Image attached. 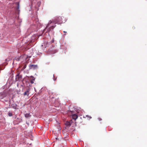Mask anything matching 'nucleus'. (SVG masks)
<instances>
[{
	"instance_id": "f257e3e1",
	"label": "nucleus",
	"mask_w": 147,
	"mask_h": 147,
	"mask_svg": "<svg viewBox=\"0 0 147 147\" xmlns=\"http://www.w3.org/2000/svg\"><path fill=\"white\" fill-rule=\"evenodd\" d=\"M61 22H62L61 21H59L57 20L55 21L54 19H52L49 21L44 30H47V32H49L55 28L56 26L55 24H57V23Z\"/></svg>"
},
{
	"instance_id": "f03ea898",
	"label": "nucleus",
	"mask_w": 147,
	"mask_h": 147,
	"mask_svg": "<svg viewBox=\"0 0 147 147\" xmlns=\"http://www.w3.org/2000/svg\"><path fill=\"white\" fill-rule=\"evenodd\" d=\"M30 1L32 6L38 9V7L41 4L40 2L39 1H37V0H30Z\"/></svg>"
},
{
	"instance_id": "7ed1b4c3",
	"label": "nucleus",
	"mask_w": 147,
	"mask_h": 147,
	"mask_svg": "<svg viewBox=\"0 0 147 147\" xmlns=\"http://www.w3.org/2000/svg\"><path fill=\"white\" fill-rule=\"evenodd\" d=\"M7 93L5 91L0 93V99H3L7 95Z\"/></svg>"
},
{
	"instance_id": "20e7f679",
	"label": "nucleus",
	"mask_w": 147,
	"mask_h": 147,
	"mask_svg": "<svg viewBox=\"0 0 147 147\" xmlns=\"http://www.w3.org/2000/svg\"><path fill=\"white\" fill-rule=\"evenodd\" d=\"M72 117V119L75 120H76L77 119L78 116L77 115L74 113L73 111H70Z\"/></svg>"
},
{
	"instance_id": "39448f33",
	"label": "nucleus",
	"mask_w": 147,
	"mask_h": 147,
	"mask_svg": "<svg viewBox=\"0 0 147 147\" xmlns=\"http://www.w3.org/2000/svg\"><path fill=\"white\" fill-rule=\"evenodd\" d=\"M55 20V21H56L57 20L59 21H61L62 22L60 23H57V24H60L61 23H62L63 22H64L65 21L64 20V22L62 20L63 19L61 17H57V18L55 19H54Z\"/></svg>"
},
{
	"instance_id": "423d86ee",
	"label": "nucleus",
	"mask_w": 147,
	"mask_h": 147,
	"mask_svg": "<svg viewBox=\"0 0 147 147\" xmlns=\"http://www.w3.org/2000/svg\"><path fill=\"white\" fill-rule=\"evenodd\" d=\"M29 89H27L24 92L23 94L24 96H28L29 94Z\"/></svg>"
},
{
	"instance_id": "0eeeda50",
	"label": "nucleus",
	"mask_w": 147,
	"mask_h": 147,
	"mask_svg": "<svg viewBox=\"0 0 147 147\" xmlns=\"http://www.w3.org/2000/svg\"><path fill=\"white\" fill-rule=\"evenodd\" d=\"M35 21L36 22V24H35V25L36 26L37 28H38L40 26V24L38 22V19H36Z\"/></svg>"
},
{
	"instance_id": "6e6552de",
	"label": "nucleus",
	"mask_w": 147,
	"mask_h": 147,
	"mask_svg": "<svg viewBox=\"0 0 147 147\" xmlns=\"http://www.w3.org/2000/svg\"><path fill=\"white\" fill-rule=\"evenodd\" d=\"M37 65H31L29 66V68L30 69L33 68L34 69L37 68Z\"/></svg>"
},
{
	"instance_id": "1a4fd4ad",
	"label": "nucleus",
	"mask_w": 147,
	"mask_h": 147,
	"mask_svg": "<svg viewBox=\"0 0 147 147\" xmlns=\"http://www.w3.org/2000/svg\"><path fill=\"white\" fill-rule=\"evenodd\" d=\"M31 116L29 113H27L25 115V116L26 118H29Z\"/></svg>"
},
{
	"instance_id": "9d476101",
	"label": "nucleus",
	"mask_w": 147,
	"mask_h": 147,
	"mask_svg": "<svg viewBox=\"0 0 147 147\" xmlns=\"http://www.w3.org/2000/svg\"><path fill=\"white\" fill-rule=\"evenodd\" d=\"M65 124L66 125L69 126L71 125V124L70 122L69 121H67L66 122Z\"/></svg>"
},
{
	"instance_id": "9b49d317",
	"label": "nucleus",
	"mask_w": 147,
	"mask_h": 147,
	"mask_svg": "<svg viewBox=\"0 0 147 147\" xmlns=\"http://www.w3.org/2000/svg\"><path fill=\"white\" fill-rule=\"evenodd\" d=\"M31 77H32V78L30 81V83L31 84H33L34 83V81L35 80V78L32 76H31Z\"/></svg>"
},
{
	"instance_id": "f8f14e48",
	"label": "nucleus",
	"mask_w": 147,
	"mask_h": 147,
	"mask_svg": "<svg viewBox=\"0 0 147 147\" xmlns=\"http://www.w3.org/2000/svg\"><path fill=\"white\" fill-rule=\"evenodd\" d=\"M8 115L10 117L12 115V113H11V112L10 111H9L8 112Z\"/></svg>"
},
{
	"instance_id": "ddd939ff",
	"label": "nucleus",
	"mask_w": 147,
	"mask_h": 147,
	"mask_svg": "<svg viewBox=\"0 0 147 147\" xmlns=\"http://www.w3.org/2000/svg\"><path fill=\"white\" fill-rule=\"evenodd\" d=\"M86 117H87L88 118H89V119H91L92 118L90 116H89L88 115H86Z\"/></svg>"
},
{
	"instance_id": "4468645a",
	"label": "nucleus",
	"mask_w": 147,
	"mask_h": 147,
	"mask_svg": "<svg viewBox=\"0 0 147 147\" xmlns=\"http://www.w3.org/2000/svg\"><path fill=\"white\" fill-rule=\"evenodd\" d=\"M18 78V79H20V77H19V75L18 74L16 76V79H17Z\"/></svg>"
},
{
	"instance_id": "2eb2a0df",
	"label": "nucleus",
	"mask_w": 147,
	"mask_h": 147,
	"mask_svg": "<svg viewBox=\"0 0 147 147\" xmlns=\"http://www.w3.org/2000/svg\"><path fill=\"white\" fill-rule=\"evenodd\" d=\"M23 57L24 58H26L27 57L26 55H24L23 56Z\"/></svg>"
},
{
	"instance_id": "dca6fc26",
	"label": "nucleus",
	"mask_w": 147,
	"mask_h": 147,
	"mask_svg": "<svg viewBox=\"0 0 147 147\" xmlns=\"http://www.w3.org/2000/svg\"><path fill=\"white\" fill-rule=\"evenodd\" d=\"M18 6L17 7V9H18L19 8V4L18 3Z\"/></svg>"
},
{
	"instance_id": "f3484780",
	"label": "nucleus",
	"mask_w": 147,
	"mask_h": 147,
	"mask_svg": "<svg viewBox=\"0 0 147 147\" xmlns=\"http://www.w3.org/2000/svg\"><path fill=\"white\" fill-rule=\"evenodd\" d=\"M51 42H54V39H53L52 41H51Z\"/></svg>"
},
{
	"instance_id": "a211bd4d",
	"label": "nucleus",
	"mask_w": 147,
	"mask_h": 147,
	"mask_svg": "<svg viewBox=\"0 0 147 147\" xmlns=\"http://www.w3.org/2000/svg\"><path fill=\"white\" fill-rule=\"evenodd\" d=\"M98 119L99 121H101L102 120V119H101L99 118Z\"/></svg>"
},
{
	"instance_id": "6ab92c4d",
	"label": "nucleus",
	"mask_w": 147,
	"mask_h": 147,
	"mask_svg": "<svg viewBox=\"0 0 147 147\" xmlns=\"http://www.w3.org/2000/svg\"><path fill=\"white\" fill-rule=\"evenodd\" d=\"M56 78L55 79L54 78V79H53L54 80V81H55V80H56Z\"/></svg>"
},
{
	"instance_id": "aec40b11",
	"label": "nucleus",
	"mask_w": 147,
	"mask_h": 147,
	"mask_svg": "<svg viewBox=\"0 0 147 147\" xmlns=\"http://www.w3.org/2000/svg\"><path fill=\"white\" fill-rule=\"evenodd\" d=\"M63 32H64V33H66V32H65V31H64Z\"/></svg>"
},
{
	"instance_id": "412c9836",
	"label": "nucleus",
	"mask_w": 147,
	"mask_h": 147,
	"mask_svg": "<svg viewBox=\"0 0 147 147\" xmlns=\"http://www.w3.org/2000/svg\"><path fill=\"white\" fill-rule=\"evenodd\" d=\"M8 99V98H7V99ZM9 100H10V98H9Z\"/></svg>"
},
{
	"instance_id": "4be33fe9",
	"label": "nucleus",
	"mask_w": 147,
	"mask_h": 147,
	"mask_svg": "<svg viewBox=\"0 0 147 147\" xmlns=\"http://www.w3.org/2000/svg\"><path fill=\"white\" fill-rule=\"evenodd\" d=\"M53 77H54V75H53Z\"/></svg>"
}]
</instances>
